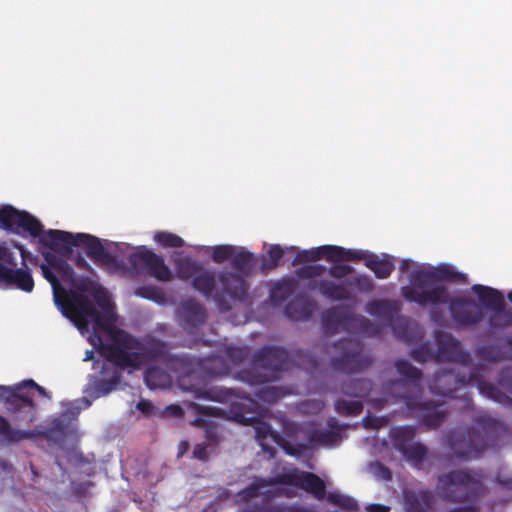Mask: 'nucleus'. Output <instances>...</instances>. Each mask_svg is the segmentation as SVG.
Masks as SVG:
<instances>
[{
	"label": "nucleus",
	"mask_w": 512,
	"mask_h": 512,
	"mask_svg": "<svg viewBox=\"0 0 512 512\" xmlns=\"http://www.w3.org/2000/svg\"><path fill=\"white\" fill-rule=\"evenodd\" d=\"M404 295L406 298L416 301L419 303L427 304V303H438L445 299V292L441 287H417L411 293L408 292L406 288L404 290Z\"/></svg>",
	"instance_id": "8"
},
{
	"label": "nucleus",
	"mask_w": 512,
	"mask_h": 512,
	"mask_svg": "<svg viewBox=\"0 0 512 512\" xmlns=\"http://www.w3.org/2000/svg\"><path fill=\"white\" fill-rule=\"evenodd\" d=\"M0 434L5 440L9 441H19L30 436L29 433L24 431L11 430L2 418H0Z\"/></svg>",
	"instance_id": "13"
},
{
	"label": "nucleus",
	"mask_w": 512,
	"mask_h": 512,
	"mask_svg": "<svg viewBox=\"0 0 512 512\" xmlns=\"http://www.w3.org/2000/svg\"><path fill=\"white\" fill-rule=\"evenodd\" d=\"M21 396L18 395L14 389L0 386V405L6 404V403H14L20 398Z\"/></svg>",
	"instance_id": "15"
},
{
	"label": "nucleus",
	"mask_w": 512,
	"mask_h": 512,
	"mask_svg": "<svg viewBox=\"0 0 512 512\" xmlns=\"http://www.w3.org/2000/svg\"><path fill=\"white\" fill-rule=\"evenodd\" d=\"M154 240L160 246L165 248L179 247L183 245V240L172 233L159 231L154 234Z\"/></svg>",
	"instance_id": "11"
},
{
	"label": "nucleus",
	"mask_w": 512,
	"mask_h": 512,
	"mask_svg": "<svg viewBox=\"0 0 512 512\" xmlns=\"http://www.w3.org/2000/svg\"><path fill=\"white\" fill-rule=\"evenodd\" d=\"M508 297H509L510 301L512 302V292H511V293H509V296H508Z\"/></svg>",
	"instance_id": "27"
},
{
	"label": "nucleus",
	"mask_w": 512,
	"mask_h": 512,
	"mask_svg": "<svg viewBox=\"0 0 512 512\" xmlns=\"http://www.w3.org/2000/svg\"><path fill=\"white\" fill-rule=\"evenodd\" d=\"M0 285L15 286L30 292L34 287L33 279L27 270H14L10 254L0 245Z\"/></svg>",
	"instance_id": "4"
},
{
	"label": "nucleus",
	"mask_w": 512,
	"mask_h": 512,
	"mask_svg": "<svg viewBox=\"0 0 512 512\" xmlns=\"http://www.w3.org/2000/svg\"><path fill=\"white\" fill-rule=\"evenodd\" d=\"M194 454H195L196 457L202 458V448L196 447L195 450H194Z\"/></svg>",
	"instance_id": "22"
},
{
	"label": "nucleus",
	"mask_w": 512,
	"mask_h": 512,
	"mask_svg": "<svg viewBox=\"0 0 512 512\" xmlns=\"http://www.w3.org/2000/svg\"><path fill=\"white\" fill-rule=\"evenodd\" d=\"M28 385H31L35 391H37L40 395L44 396V397H47V393L46 391L44 390V388L36 385L35 383L33 382H28L27 383Z\"/></svg>",
	"instance_id": "19"
},
{
	"label": "nucleus",
	"mask_w": 512,
	"mask_h": 512,
	"mask_svg": "<svg viewBox=\"0 0 512 512\" xmlns=\"http://www.w3.org/2000/svg\"><path fill=\"white\" fill-rule=\"evenodd\" d=\"M50 264L51 268L42 266V271L52 286L55 304L62 314L87 336L103 357L121 366L138 367V355L132 351L135 341L114 325L115 313L109 293L94 284L67 293L60 280L71 279L69 266L63 261Z\"/></svg>",
	"instance_id": "1"
},
{
	"label": "nucleus",
	"mask_w": 512,
	"mask_h": 512,
	"mask_svg": "<svg viewBox=\"0 0 512 512\" xmlns=\"http://www.w3.org/2000/svg\"><path fill=\"white\" fill-rule=\"evenodd\" d=\"M39 238V243L58 253H64L68 251L72 246L83 244L87 246L91 254H98L100 251V245L96 238L88 234H76L73 235L68 232L61 230H48L39 232L36 236Z\"/></svg>",
	"instance_id": "2"
},
{
	"label": "nucleus",
	"mask_w": 512,
	"mask_h": 512,
	"mask_svg": "<svg viewBox=\"0 0 512 512\" xmlns=\"http://www.w3.org/2000/svg\"><path fill=\"white\" fill-rule=\"evenodd\" d=\"M150 406L149 403H140L139 408L143 411H147V408Z\"/></svg>",
	"instance_id": "25"
},
{
	"label": "nucleus",
	"mask_w": 512,
	"mask_h": 512,
	"mask_svg": "<svg viewBox=\"0 0 512 512\" xmlns=\"http://www.w3.org/2000/svg\"><path fill=\"white\" fill-rule=\"evenodd\" d=\"M288 483L300 485L306 491L313 493L316 497H321L324 493V483L317 476L309 473L293 472L286 475L285 480Z\"/></svg>",
	"instance_id": "7"
},
{
	"label": "nucleus",
	"mask_w": 512,
	"mask_h": 512,
	"mask_svg": "<svg viewBox=\"0 0 512 512\" xmlns=\"http://www.w3.org/2000/svg\"><path fill=\"white\" fill-rule=\"evenodd\" d=\"M0 226L16 233H28L33 238L41 231V224L36 218L11 205L0 206Z\"/></svg>",
	"instance_id": "3"
},
{
	"label": "nucleus",
	"mask_w": 512,
	"mask_h": 512,
	"mask_svg": "<svg viewBox=\"0 0 512 512\" xmlns=\"http://www.w3.org/2000/svg\"><path fill=\"white\" fill-rule=\"evenodd\" d=\"M185 268H179V275L184 279H188L196 274V278L193 282V285L196 289L203 293H209L213 287L214 280L211 275L207 272L199 270L190 260H186Z\"/></svg>",
	"instance_id": "6"
},
{
	"label": "nucleus",
	"mask_w": 512,
	"mask_h": 512,
	"mask_svg": "<svg viewBox=\"0 0 512 512\" xmlns=\"http://www.w3.org/2000/svg\"><path fill=\"white\" fill-rule=\"evenodd\" d=\"M137 294L139 296H142V297H145V298H151V299H154V296L156 294V292L154 290H149L148 292H142V291H137Z\"/></svg>",
	"instance_id": "20"
},
{
	"label": "nucleus",
	"mask_w": 512,
	"mask_h": 512,
	"mask_svg": "<svg viewBox=\"0 0 512 512\" xmlns=\"http://www.w3.org/2000/svg\"><path fill=\"white\" fill-rule=\"evenodd\" d=\"M370 510L372 512H388V508L383 505H373Z\"/></svg>",
	"instance_id": "21"
},
{
	"label": "nucleus",
	"mask_w": 512,
	"mask_h": 512,
	"mask_svg": "<svg viewBox=\"0 0 512 512\" xmlns=\"http://www.w3.org/2000/svg\"><path fill=\"white\" fill-rule=\"evenodd\" d=\"M146 382L150 387H158L165 385L168 381L165 375L157 369L150 370L145 376Z\"/></svg>",
	"instance_id": "14"
},
{
	"label": "nucleus",
	"mask_w": 512,
	"mask_h": 512,
	"mask_svg": "<svg viewBox=\"0 0 512 512\" xmlns=\"http://www.w3.org/2000/svg\"><path fill=\"white\" fill-rule=\"evenodd\" d=\"M19 250H20L23 260L25 261L27 258L28 252H26L22 247H19Z\"/></svg>",
	"instance_id": "24"
},
{
	"label": "nucleus",
	"mask_w": 512,
	"mask_h": 512,
	"mask_svg": "<svg viewBox=\"0 0 512 512\" xmlns=\"http://www.w3.org/2000/svg\"><path fill=\"white\" fill-rule=\"evenodd\" d=\"M187 449H188V445L186 443L180 444L181 453L185 452Z\"/></svg>",
	"instance_id": "26"
},
{
	"label": "nucleus",
	"mask_w": 512,
	"mask_h": 512,
	"mask_svg": "<svg viewBox=\"0 0 512 512\" xmlns=\"http://www.w3.org/2000/svg\"><path fill=\"white\" fill-rule=\"evenodd\" d=\"M282 249L279 246L273 245L269 249V255L272 260V263L275 264L276 261L282 256Z\"/></svg>",
	"instance_id": "18"
},
{
	"label": "nucleus",
	"mask_w": 512,
	"mask_h": 512,
	"mask_svg": "<svg viewBox=\"0 0 512 512\" xmlns=\"http://www.w3.org/2000/svg\"><path fill=\"white\" fill-rule=\"evenodd\" d=\"M135 262L145 266L157 279L168 280L170 272L164 265L163 260L152 251L140 249L135 255Z\"/></svg>",
	"instance_id": "5"
},
{
	"label": "nucleus",
	"mask_w": 512,
	"mask_h": 512,
	"mask_svg": "<svg viewBox=\"0 0 512 512\" xmlns=\"http://www.w3.org/2000/svg\"><path fill=\"white\" fill-rule=\"evenodd\" d=\"M306 254L310 259L316 260L319 258L327 257L329 259L335 258H350L356 256L355 253L344 251L342 248L337 246H322L311 251H307Z\"/></svg>",
	"instance_id": "9"
},
{
	"label": "nucleus",
	"mask_w": 512,
	"mask_h": 512,
	"mask_svg": "<svg viewBox=\"0 0 512 512\" xmlns=\"http://www.w3.org/2000/svg\"><path fill=\"white\" fill-rule=\"evenodd\" d=\"M473 290L479 295L483 304L497 308L502 303V296L494 289L484 286H474Z\"/></svg>",
	"instance_id": "10"
},
{
	"label": "nucleus",
	"mask_w": 512,
	"mask_h": 512,
	"mask_svg": "<svg viewBox=\"0 0 512 512\" xmlns=\"http://www.w3.org/2000/svg\"><path fill=\"white\" fill-rule=\"evenodd\" d=\"M367 266L374 271L377 277L386 278L392 272L393 266L389 261H382L378 258H371L367 261Z\"/></svg>",
	"instance_id": "12"
},
{
	"label": "nucleus",
	"mask_w": 512,
	"mask_h": 512,
	"mask_svg": "<svg viewBox=\"0 0 512 512\" xmlns=\"http://www.w3.org/2000/svg\"><path fill=\"white\" fill-rule=\"evenodd\" d=\"M232 253V248L229 246H218L213 249L214 260L221 262L227 259Z\"/></svg>",
	"instance_id": "16"
},
{
	"label": "nucleus",
	"mask_w": 512,
	"mask_h": 512,
	"mask_svg": "<svg viewBox=\"0 0 512 512\" xmlns=\"http://www.w3.org/2000/svg\"><path fill=\"white\" fill-rule=\"evenodd\" d=\"M330 499L347 509H353L355 506L353 499L340 494H331Z\"/></svg>",
	"instance_id": "17"
},
{
	"label": "nucleus",
	"mask_w": 512,
	"mask_h": 512,
	"mask_svg": "<svg viewBox=\"0 0 512 512\" xmlns=\"http://www.w3.org/2000/svg\"><path fill=\"white\" fill-rule=\"evenodd\" d=\"M92 358H93V352L92 351H87L86 352V356L84 358V361L92 360Z\"/></svg>",
	"instance_id": "23"
}]
</instances>
